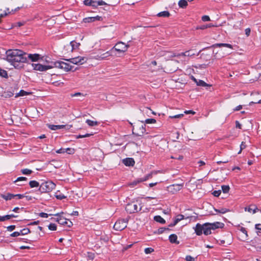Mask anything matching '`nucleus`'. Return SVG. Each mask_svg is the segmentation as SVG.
Returning a JSON list of instances; mask_svg holds the SVG:
<instances>
[{
	"label": "nucleus",
	"mask_w": 261,
	"mask_h": 261,
	"mask_svg": "<svg viewBox=\"0 0 261 261\" xmlns=\"http://www.w3.org/2000/svg\"><path fill=\"white\" fill-rule=\"evenodd\" d=\"M6 60L15 68L20 69L27 61V54L19 49H9L6 53Z\"/></svg>",
	"instance_id": "f257e3e1"
},
{
	"label": "nucleus",
	"mask_w": 261,
	"mask_h": 261,
	"mask_svg": "<svg viewBox=\"0 0 261 261\" xmlns=\"http://www.w3.org/2000/svg\"><path fill=\"white\" fill-rule=\"evenodd\" d=\"M224 224L221 222H216L214 223H205L203 224L197 223L195 227V231L197 235L200 236L203 233L204 235L210 234L212 230L217 228H223Z\"/></svg>",
	"instance_id": "f03ea898"
},
{
	"label": "nucleus",
	"mask_w": 261,
	"mask_h": 261,
	"mask_svg": "<svg viewBox=\"0 0 261 261\" xmlns=\"http://www.w3.org/2000/svg\"><path fill=\"white\" fill-rule=\"evenodd\" d=\"M56 187V184L51 180L42 182L39 188L41 193H48L51 191Z\"/></svg>",
	"instance_id": "7ed1b4c3"
},
{
	"label": "nucleus",
	"mask_w": 261,
	"mask_h": 261,
	"mask_svg": "<svg viewBox=\"0 0 261 261\" xmlns=\"http://www.w3.org/2000/svg\"><path fill=\"white\" fill-rule=\"evenodd\" d=\"M51 65L53 66V68L61 69L64 71H68L72 69V66L69 64L61 61L53 62Z\"/></svg>",
	"instance_id": "20e7f679"
},
{
	"label": "nucleus",
	"mask_w": 261,
	"mask_h": 261,
	"mask_svg": "<svg viewBox=\"0 0 261 261\" xmlns=\"http://www.w3.org/2000/svg\"><path fill=\"white\" fill-rule=\"evenodd\" d=\"M141 209L142 206H141L140 203L138 204L132 202L127 204L125 207V210L130 214L137 213L139 211H140Z\"/></svg>",
	"instance_id": "39448f33"
},
{
	"label": "nucleus",
	"mask_w": 261,
	"mask_h": 261,
	"mask_svg": "<svg viewBox=\"0 0 261 261\" xmlns=\"http://www.w3.org/2000/svg\"><path fill=\"white\" fill-rule=\"evenodd\" d=\"M129 45H126L122 42H119L115 44V45L111 49L112 50V54L114 50L117 51L119 53H124L126 51Z\"/></svg>",
	"instance_id": "423d86ee"
},
{
	"label": "nucleus",
	"mask_w": 261,
	"mask_h": 261,
	"mask_svg": "<svg viewBox=\"0 0 261 261\" xmlns=\"http://www.w3.org/2000/svg\"><path fill=\"white\" fill-rule=\"evenodd\" d=\"M127 220L124 219L117 220L114 225V228L116 230L121 231L127 226Z\"/></svg>",
	"instance_id": "0eeeda50"
},
{
	"label": "nucleus",
	"mask_w": 261,
	"mask_h": 261,
	"mask_svg": "<svg viewBox=\"0 0 261 261\" xmlns=\"http://www.w3.org/2000/svg\"><path fill=\"white\" fill-rule=\"evenodd\" d=\"M32 66L33 69L35 70H38L40 71H46L49 69H51L53 68L52 65H43L41 64H36L33 63L32 64Z\"/></svg>",
	"instance_id": "6e6552de"
},
{
	"label": "nucleus",
	"mask_w": 261,
	"mask_h": 261,
	"mask_svg": "<svg viewBox=\"0 0 261 261\" xmlns=\"http://www.w3.org/2000/svg\"><path fill=\"white\" fill-rule=\"evenodd\" d=\"M184 184H173L170 185L167 187L169 192L174 194L180 191L183 187Z\"/></svg>",
	"instance_id": "1a4fd4ad"
},
{
	"label": "nucleus",
	"mask_w": 261,
	"mask_h": 261,
	"mask_svg": "<svg viewBox=\"0 0 261 261\" xmlns=\"http://www.w3.org/2000/svg\"><path fill=\"white\" fill-rule=\"evenodd\" d=\"M67 60L74 64H83L86 62L87 58L84 57L79 56Z\"/></svg>",
	"instance_id": "9d476101"
},
{
	"label": "nucleus",
	"mask_w": 261,
	"mask_h": 261,
	"mask_svg": "<svg viewBox=\"0 0 261 261\" xmlns=\"http://www.w3.org/2000/svg\"><path fill=\"white\" fill-rule=\"evenodd\" d=\"M49 128L53 130H56L58 129L65 128L66 129H69L72 127L71 125H53L49 124L48 125Z\"/></svg>",
	"instance_id": "9b49d317"
},
{
	"label": "nucleus",
	"mask_w": 261,
	"mask_h": 261,
	"mask_svg": "<svg viewBox=\"0 0 261 261\" xmlns=\"http://www.w3.org/2000/svg\"><path fill=\"white\" fill-rule=\"evenodd\" d=\"M195 54L193 51L192 50H189L188 51H186L184 53H181L180 54H178L177 55H176L175 54L172 53L170 57H179V56H187V57H192L193 56H194Z\"/></svg>",
	"instance_id": "f8f14e48"
},
{
	"label": "nucleus",
	"mask_w": 261,
	"mask_h": 261,
	"mask_svg": "<svg viewBox=\"0 0 261 261\" xmlns=\"http://www.w3.org/2000/svg\"><path fill=\"white\" fill-rule=\"evenodd\" d=\"M63 214V212H62L61 213H57L55 215V216H57V221L61 225H65L67 219L64 218L62 216V215Z\"/></svg>",
	"instance_id": "ddd939ff"
},
{
	"label": "nucleus",
	"mask_w": 261,
	"mask_h": 261,
	"mask_svg": "<svg viewBox=\"0 0 261 261\" xmlns=\"http://www.w3.org/2000/svg\"><path fill=\"white\" fill-rule=\"evenodd\" d=\"M101 19V17L99 16H96L95 17H89L85 18L83 19V22H84L85 23H89V22H94V21H97V20H100Z\"/></svg>",
	"instance_id": "4468645a"
},
{
	"label": "nucleus",
	"mask_w": 261,
	"mask_h": 261,
	"mask_svg": "<svg viewBox=\"0 0 261 261\" xmlns=\"http://www.w3.org/2000/svg\"><path fill=\"white\" fill-rule=\"evenodd\" d=\"M145 126V124L144 125L137 126L136 129L137 132L136 135L138 136H142L146 132Z\"/></svg>",
	"instance_id": "2eb2a0df"
},
{
	"label": "nucleus",
	"mask_w": 261,
	"mask_h": 261,
	"mask_svg": "<svg viewBox=\"0 0 261 261\" xmlns=\"http://www.w3.org/2000/svg\"><path fill=\"white\" fill-rule=\"evenodd\" d=\"M122 163L126 166H133L135 162L133 158H126L123 160Z\"/></svg>",
	"instance_id": "dca6fc26"
},
{
	"label": "nucleus",
	"mask_w": 261,
	"mask_h": 261,
	"mask_svg": "<svg viewBox=\"0 0 261 261\" xmlns=\"http://www.w3.org/2000/svg\"><path fill=\"white\" fill-rule=\"evenodd\" d=\"M19 9V7H17V8L15 9L14 10H12L11 11H10L9 9L7 8L4 13H2L0 14V22H1L2 18H3V17L6 16L8 14L13 13L14 12H16V11H17Z\"/></svg>",
	"instance_id": "f3484780"
},
{
	"label": "nucleus",
	"mask_w": 261,
	"mask_h": 261,
	"mask_svg": "<svg viewBox=\"0 0 261 261\" xmlns=\"http://www.w3.org/2000/svg\"><path fill=\"white\" fill-rule=\"evenodd\" d=\"M221 47H227V48H229L231 49L233 48L231 44H228V43H216V44H213L211 46V47H213V48Z\"/></svg>",
	"instance_id": "a211bd4d"
},
{
	"label": "nucleus",
	"mask_w": 261,
	"mask_h": 261,
	"mask_svg": "<svg viewBox=\"0 0 261 261\" xmlns=\"http://www.w3.org/2000/svg\"><path fill=\"white\" fill-rule=\"evenodd\" d=\"M27 59L29 58L32 62L37 61L40 58V55L39 54H27Z\"/></svg>",
	"instance_id": "6ab92c4d"
},
{
	"label": "nucleus",
	"mask_w": 261,
	"mask_h": 261,
	"mask_svg": "<svg viewBox=\"0 0 261 261\" xmlns=\"http://www.w3.org/2000/svg\"><path fill=\"white\" fill-rule=\"evenodd\" d=\"M245 211H248L249 213H252V214H255L257 211H258V209L256 206L254 205H251L248 207H245Z\"/></svg>",
	"instance_id": "aec40b11"
},
{
	"label": "nucleus",
	"mask_w": 261,
	"mask_h": 261,
	"mask_svg": "<svg viewBox=\"0 0 261 261\" xmlns=\"http://www.w3.org/2000/svg\"><path fill=\"white\" fill-rule=\"evenodd\" d=\"M170 243L178 244L179 242L177 240V236L175 234H172L169 237Z\"/></svg>",
	"instance_id": "412c9836"
},
{
	"label": "nucleus",
	"mask_w": 261,
	"mask_h": 261,
	"mask_svg": "<svg viewBox=\"0 0 261 261\" xmlns=\"http://www.w3.org/2000/svg\"><path fill=\"white\" fill-rule=\"evenodd\" d=\"M1 197L6 200H10L15 197L14 194L7 193L6 194H2Z\"/></svg>",
	"instance_id": "4be33fe9"
},
{
	"label": "nucleus",
	"mask_w": 261,
	"mask_h": 261,
	"mask_svg": "<svg viewBox=\"0 0 261 261\" xmlns=\"http://www.w3.org/2000/svg\"><path fill=\"white\" fill-rule=\"evenodd\" d=\"M252 245L256 248L257 251H261V243L257 242L256 240L252 241Z\"/></svg>",
	"instance_id": "5701e85b"
},
{
	"label": "nucleus",
	"mask_w": 261,
	"mask_h": 261,
	"mask_svg": "<svg viewBox=\"0 0 261 261\" xmlns=\"http://www.w3.org/2000/svg\"><path fill=\"white\" fill-rule=\"evenodd\" d=\"M100 56L101 60H105L108 57L113 56V54L112 53V50H110L109 51L101 54Z\"/></svg>",
	"instance_id": "b1692460"
},
{
	"label": "nucleus",
	"mask_w": 261,
	"mask_h": 261,
	"mask_svg": "<svg viewBox=\"0 0 261 261\" xmlns=\"http://www.w3.org/2000/svg\"><path fill=\"white\" fill-rule=\"evenodd\" d=\"M13 95V93L11 91H4L1 96L5 98H9L12 97Z\"/></svg>",
	"instance_id": "393cba45"
},
{
	"label": "nucleus",
	"mask_w": 261,
	"mask_h": 261,
	"mask_svg": "<svg viewBox=\"0 0 261 261\" xmlns=\"http://www.w3.org/2000/svg\"><path fill=\"white\" fill-rule=\"evenodd\" d=\"M154 220L158 222L161 224L165 223V220L160 216H155L154 217Z\"/></svg>",
	"instance_id": "a878e982"
},
{
	"label": "nucleus",
	"mask_w": 261,
	"mask_h": 261,
	"mask_svg": "<svg viewBox=\"0 0 261 261\" xmlns=\"http://www.w3.org/2000/svg\"><path fill=\"white\" fill-rule=\"evenodd\" d=\"M188 5V2L186 0H180L178 2V6L180 8H185Z\"/></svg>",
	"instance_id": "bb28decb"
},
{
	"label": "nucleus",
	"mask_w": 261,
	"mask_h": 261,
	"mask_svg": "<svg viewBox=\"0 0 261 261\" xmlns=\"http://www.w3.org/2000/svg\"><path fill=\"white\" fill-rule=\"evenodd\" d=\"M70 44L72 47V50L77 48L80 45V43L76 42L75 41H72L70 42Z\"/></svg>",
	"instance_id": "cd10ccee"
},
{
	"label": "nucleus",
	"mask_w": 261,
	"mask_h": 261,
	"mask_svg": "<svg viewBox=\"0 0 261 261\" xmlns=\"http://www.w3.org/2000/svg\"><path fill=\"white\" fill-rule=\"evenodd\" d=\"M29 185L30 186L31 188H35V187H40V184L39 183L36 181V180H31L29 182Z\"/></svg>",
	"instance_id": "c85d7f7f"
},
{
	"label": "nucleus",
	"mask_w": 261,
	"mask_h": 261,
	"mask_svg": "<svg viewBox=\"0 0 261 261\" xmlns=\"http://www.w3.org/2000/svg\"><path fill=\"white\" fill-rule=\"evenodd\" d=\"M159 17H167L170 16V13L168 11H165L161 12H160L157 15Z\"/></svg>",
	"instance_id": "c756f323"
},
{
	"label": "nucleus",
	"mask_w": 261,
	"mask_h": 261,
	"mask_svg": "<svg viewBox=\"0 0 261 261\" xmlns=\"http://www.w3.org/2000/svg\"><path fill=\"white\" fill-rule=\"evenodd\" d=\"M30 93H29V92H27L23 90H21L19 91V93H17L15 97H17L18 96H24V95H29L30 94Z\"/></svg>",
	"instance_id": "7c9ffc66"
},
{
	"label": "nucleus",
	"mask_w": 261,
	"mask_h": 261,
	"mask_svg": "<svg viewBox=\"0 0 261 261\" xmlns=\"http://www.w3.org/2000/svg\"><path fill=\"white\" fill-rule=\"evenodd\" d=\"M86 122L90 126H96L98 124V122L97 121L91 120L89 119H87Z\"/></svg>",
	"instance_id": "2f4dec72"
},
{
	"label": "nucleus",
	"mask_w": 261,
	"mask_h": 261,
	"mask_svg": "<svg viewBox=\"0 0 261 261\" xmlns=\"http://www.w3.org/2000/svg\"><path fill=\"white\" fill-rule=\"evenodd\" d=\"M196 84H197V86H202V87H206V86H209L205 82H204L202 80H198Z\"/></svg>",
	"instance_id": "473e14b6"
},
{
	"label": "nucleus",
	"mask_w": 261,
	"mask_h": 261,
	"mask_svg": "<svg viewBox=\"0 0 261 261\" xmlns=\"http://www.w3.org/2000/svg\"><path fill=\"white\" fill-rule=\"evenodd\" d=\"M0 76L5 78L8 77V73L7 71L0 68Z\"/></svg>",
	"instance_id": "72a5a7b5"
},
{
	"label": "nucleus",
	"mask_w": 261,
	"mask_h": 261,
	"mask_svg": "<svg viewBox=\"0 0 261 261\" xmlns=\"http://www.w3.org/2000/svg\"><path fill=\"white\" fill-rule=\"evenodd\" d=\"M185 219V217H184V215H182L180 214V215H178L176 217V218H175V219L174 221H175V223H178V222H179L180 221H181V220H183V219Z\"/></svg>",
	"instance_id": "f704fd0d"
},
{
	"label": "nucleus",
	"mask_w": 261,
	"mask_h": 261,
	"mask_svg": "<svg viewBox=\"0 0 261 261\" xmlns=\"http://www.w3.org/2000/svg\"><path fill=\"white\" fill-rule=\"evenodd\" d=\"M21 172L23 174L29 175L33 172V171L29 169H23L21 170Z\"/></svg>",
	"instance_id": "c9c22d12"
},
{
	"label": "nucleus",
	"mask_w": 261,
	"mask_h": 261,
	"mask_svg": "<svg viewBox=\"0 0 261 261\" xmlns=\"http://www.w3.org/2000/svg\"><path fill=\"white\" fill-rule=\"evenodd\" d=\"M221 188L224 193H227L230 189L229 186L227 185H223L222 186Z\"/></svg>",
	"instance_id": "e433bc0d"
},
{
	"label": "nucleus",
	"mask_w": 261,
	"mask_h": 261,
	"mask_svg": "<svg viewBox=\"0 0 261 261\" xmlns=\"http://www.w3.org/2000/svg\"><path fill=\"white\" fill-rule=\"evenodd\" d=\"M142 182L141 178L137 179L136 180H134L132 182L129 184V186L131 187H134L137 185L138 184Z\"/></svg>",
	"instance_id": "4c0bfd02"
},
{
	"label": "nucleus",
	"mask_w": 261,
	"mask_h": 261,
	"mask_svg": "<svg viewBox=\"0 0 261 261\" xmlns=\"http://www.w3.org/2000/svg\"><path fill=\"white\" fill-rule=\"evenodd\" d=\"M215 211L221 214H225V213L229 211V210L225 208H222L220 210L215 209Z\"/></svg>",
	"instance_id": "58836bf2"
},
{
	"label": "nucleus",
	"mask_w": 261,
	"mask_h": 261,
	"mask_svg": "<svg viewBox=\"0 0 261 261\" xmlns=\"http://www.w3.org/2000/svg\"><path fill=\"white\" fill-rule=\"evenodd\" d=\"M145 122L146 124L155 123L156 120L153 118L147 119L145 120Z\"/></svg>",
	"instance_id": "ea45409f"
},
{
	"label": "nucleus",
	"mask_w": 261,
	"mask_h": 261,
	"mask_svg": "<svg viewBox=\"0 0 261 261\" xmlns=\"http://www.w3.org/2000/svg\"><path fill=\"white\" fill-rule=\"evenodd\" d=\"M48 228L51 230H56L57 229V226L54 223H50L48 225Z\"/></svg>",
	"instance_id": "a19ab883"
},
{
	"label": "nucleus",
	"mask_w": 261,
	"mask_h": 261,
	"mask_svg": "<svg viewBox=\"0 0 261 261\" xmlns=\"http://www.w3.org/2000/svg\"><path fill=\"white\" fill-rule=\"evenodd\" d=\"M27 178H26L25 177H19L14 181V182L16 183L18 181H27Z\"/></svg>",
	"instance_id": "79ce46f5"
},
{
	"label": "nucleus",
	"mask_w": 261,
	"mask_h": 261,
	"mask_svg": "<svg viewBox=\"0 0 261 261\" xmlns=\"http://www.w3.org/2000/svg\"><path fill=\"white\" fill-rule=\"evenodd\" d=\"M154 251V249L152 248H146L144 250V252L146 254H149Z\"/></svg>",
	"instance_id": "37998d69"
},
{
	"label": "nucleus",
	"mask_w": 261,
	"mask_h": 261,
	"mask_svg": "<svg viewBox=\"0 0 261 261\" xmlns=\"http://www.w3.org/2000/svg\"><path fill=\"white\" fill-rule=\"evenodd\" d=\"M30 232V230L28 228L21 229V235H25Z\"/></svg>",
	"instance_id": "c03bdc74"
},
{
	"label": "nucleus",
	"mask_w": 261,
	"mask_h": 261,
	"mask_svg": "<svg viewBox=\"0 0 261 261\" xmlns=\"http://www.w3.org/2000/svg\"><path fill=\"white\" fill-rule=\"evenodd\" d=\"M152 177L151 174H148L144 177L140 178L142 181H146Z\"/></svg>",
	"instance_id": "a18cd8bd"
},
{
	"label": "nucleus",
	"mask_w": 261,
	"mask_h": 261,
	"mask_svg": "<svg viewBox=\"0 0 261 261\" xmlns=\"http://www.w3.org/2000/svg\"><path fill=\"white\" fill-rule=\"evenodd\" d=\"M165 230H169V229L168 228L161 227L158 229V233L159 234L163 233Z\"/></svg>",
	"instance_id": "49530a36"
},
{
	"label": "nucleus",
	"mask_w": 261,
	"mask_h": 261,
	"mask_svg": "<svg viewBox=\"0 0 261 261\" xmlns=\"http://www.w3.org/2000/svg\"><path fill=\"white\" fill-rule=\"evenodd\" d=\"M92 135V134H86L85 135H79L76 136V138L79 139V138H85V137H89Z\"/></svg>",
	"instance_id": "de8ad7c7"
},
{
	"label": "nucleus",
	"mask_w": 261,
	"mask_h": 261,
	"mask_svg": "<svg viewBox=\"0 0 261 261\" xmlns=\"http://www.w3.org/2000/svg\"><path fill=\"white\" fill-rule=\"evenodd\" d=\"M56 197L58 199H60V200H62V199L66 198L65 196H64L63 194H57L56 195Z\"/></svg>",
	"instance_id": "09e8293b"
},
{
	"label": "nucleus",
	"mask_w": 261,
	"mask_h": 261,
	"mask_svg": "<svg viewBox=\"0 0 261 261\" xmlns=\"http://www.w3.org/2000/svg\"><path fill=\"white\" fill-rule=\"evenodd\" d=\"M8 220H9V217L8 215L4 216H0V221H5Z\"/></svg>",
	"instance_id": "8fccbe9b"
},
{
	"label": "nucleus",
	"mask_w": 261,
	"mask_h": 261,
	"mask_svg": "<svg viewBox=\"0 0 261 261\" xmlns=\"http://www.w3.org/2000/svg\"><path fill=\"white\" fill-rule=\"evenodd\" d=\"M184 116L183 114H178L174 116H170L169 117L171 118H181Z\"/></svg>",
	"instance_id": "3c124183"
},
{
	"label": "nucleus",
	"mask_w": 261,
	"mask_h": 261,
	"mask_svg": "<svg viewBox=\"0 0 261 261\" xmlns=\"http://www.w3.org/2000/svg\"><path fill=\"white\" fill-rule=\"evenodd\" d=\"M221 193V191L220 190L218 191H214L213 193V194L215 197H218Z\"/></svg>",
	"instance_id": "603ef678"
},
{
	"label": "nucleus",
	"mask_w": 261,
	"mask_h": 261,
	"mask_svg": "<svg viewBox=\"0 0 261 261\" xmlns=\"http://www.w3.org/2000/svg\"><path fill=\"white\" fill-rule=\"evenodd\" d=\"M186 261H194L195 259L191 255H187L185 258Z\"/></svg>",
	"instance_id": "864d4df0"
},
{
	"label": "nucleus",
	"mask_w": 261,
	"mask_h": 261,
	"mask_svg": "<svg viewBox=\"0 0 261 261\" xmlns=\"http://www.w3.org/2000/svg\"><path fill=\"white\" fill-rule=\"evenodd\" d=\"M201 19L203 21H207L210 20V18L207 15H204L202 17Z\"/></svg>",
	"instance_id": "5fc2aeb1"
},
{
	"label": "nucleus",
	"mask_w": 261,
	"mask_h": 261,
	"mask_svg": "<svg viewBox=\"0 0 261 261\" xmlns=\"http://www.w3.org/2000/svg\"><path fill=\"white\" fill-rule=\"evenodd\" d=\"M196 29L197 30H199V29L204 30V29H207V26L206 25V24H203L201 25L197 26Z\"/></svg>",
	"instance_id": "6e6d98bb"
},
{
	"label": "nucleus",
	"mask_w": 261,
	"mask_h": 261,
	"mask_svg": "<svg viewBox=\"0 0 261 261\" xmlns=\"http://www.w3.org/2000/svg\"><path fill=\"white\" fill-rule=\"evenodd\" d=\"M15 225H10L7 227V229L8 231H12L15 228Z\"/></svg>",
	"instance_id": "4d7b16f0"
},
{
	"label": "nucleus",
	"mask_w": 261,
	"mask_h": 261,
	"mask_svg": "<svg viewBox=\"0 0 261 261\" xmlns=\"http://www.w3.org/2000/svg\"><path fill=\"white\" fill-rule=\"evenodd\" d=\"M240 230L243 232L244 234H245L246 237H247L248 236V234H247V230H246L245 228L244 227H241L240 229Z\"/></svg>",
	"instance_id": "13d9d810"
},
{
	"label": "nucleus",
	"mask_w": 261,
	"mask_h": 261,
	"mask_svg": "<svg viewBox=\"0 0 261 261\" xmlns=\"http://www.w3.org/2000/svg\"><path fill=\"white\" fill-rule=\"evenodd\" d=\"M68 154H72L74 152V149L70 148H67L66 149V152Z\"/></svg>",
	"instance_id": "bf43d9fd"
},
{
	"label": "nucleus",
	"mask_w": 261,
	"mask_h": 261,
	"mask_svg": "<svg viewBox=\"0 0 261 261\" xmlns=\"http://www.w3.org/2000/svg\"><path fill=\"white\" fill-rule=\"evenodd\" d=\"M92 0H85L84 3V4L86 6H90L92 4Z\"/></svg>",
	"instance_id": "052dcab7"
},
{
	"label": "nucleus",
	"mask_w": 261,
	"mask_h": 261,
	"mask_svg": "<svg viewBox=\"0 0 261 261\" xmlns=\"http://www.w3.org/2000/svg\"><path fill=\"white\" fill-rule=\"evenodd\" d=\"M66 152V149L60 148L56 151L58 153H64Z\"/></svg>",
	"instance_id": "680f3d73"
},
{
	"label": "nucleus",
	"mask_w": 261,
	"mask_h": 261,
	"mask_svg": "<svg viewBox=\"0 0 261 261\" xmlns=\"http://www.w3.org/2000/svg\"><path fill=\"white\" fill-rule=\"evenodd\" d=\"M39 215L42 218H47L48 216L47 214L43 212L39 213Z\"/></svg>",
	"instance_id": "e2e57ef3"
},
{
	"label": "nucleus",
	"mask_w": 261,
	"mask_h": 261,
	"mask_svg": "<svg viewBox=\"0 0 261 261\" xmlns=\"http://www.w3.org/2000/svg\"><path fill=\"white\" fill-rule=\"evenodd\" d=\"M246 147V145L244 142H242L240 145V150L239 152V153H240L242 150V149H244Z\"/></svg>",
	"instance_id": "0e129e2a"
},
{
	"label": "nucleus",
	"mask_w": 261,
	"mask_h": 261,
	"mask_svg": "<svg viewBox=\"0 0 261 261\" xmlns=\"http://www.w3.org/2000/svg\"><path fill=\"white\" fill-rule=\"evenodd\" d=\"M19 236H20V233H18V231H15L10 234V236L12 237H16Z\"/></svg>",
	"instance_id": "69168bd1"
},
{
	"label": "nucleus",
	"mask_w": 261,
	"mask_h": 261,
	"mask_svg": "<svg viewBox=\"0 0 261 261\" xmlns=\"http://www.w3.org/2000/svg\"><path fill=\"white\" fill-rule=\"evenodd\" d=\"M65 225H67L68 227H70L72 225V222L71 221L69 220L68 219H67Z\"/></svg>",
	"instance_id": "338daca9"
},
{
	"label": "nucleus",
	"mask_w": 261,
	"mask_h": 261,
	"mask_svg": "<svg viewBox=\"0 0 261 261\" xmlns=\"http://www.w3.org/2000/svg\"><path fill=\"white\" fill-rule=\"evenodd\" d=\"M245 34L247 35V36H249L250 35V32H251L250 29V28L246 29L245 30Z\"/></svg>",
	"instance_id": "774afa93"
}]
</instances>
